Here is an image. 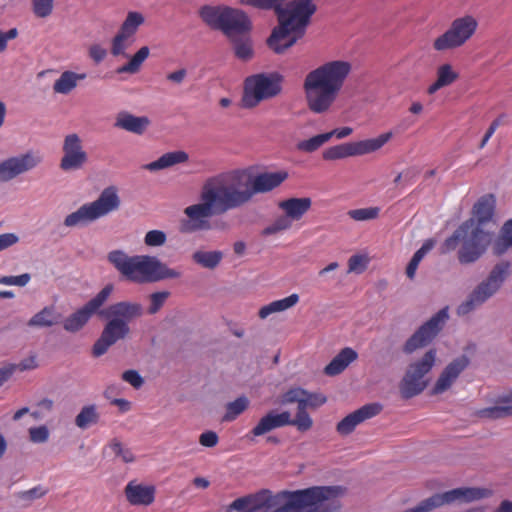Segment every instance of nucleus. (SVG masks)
<instances>
[{
    "label": "nucleus",
    "instance_id": "nucleus-20",
    "mask_svg": "<svg viewBox=\"0 0 512 512\" xmlns=\"http://www.w3.org/2000/svg\"><path fill=\"white\" fill-rule=\"evenodd\" d=\"M470 359L466 355H461L452 360L440 373L438 379L432 388V394H442L451 388L459 375L469 366Z\"/></svg>",
    "mask_w": 512,
    "mask_h": 512
},
{
    "label": "nucleus",
    "instance_id": "nucleus-31",
    "mask_svg": "<svg viewBox=\"0 0 512 512\" xmlns=\"http://www.w3.org/2000/svg\"><path fill=\"white\" fill-rule=\"evenodd\" d=\"M100 412L96 404H88L81 407L74 418L75 426L80 430H87L100 422Z\"/></svg>",
    "mask_w": 512,
    "mask_h": 512
},
{
    "label": "nucleus",
    "instance_id": "nucleus-62",
    "mask_svg": "<svg viewBox=\"0 0 512 512\" xmlns=\"http://www.w3.org/2000/svg\"><path fill=\"white\" fill-rule=\"evenodd\" d=\"M107 52L98 44H94L89 48V56L96 62L100 63L106 57Z\"/></svg>",
    "mask_w": 512,
    "mask_h": 512
},
{
    "label": "nucleus",
    "instance_id": "nucleus-46",
    "mask_svg": "<svg viewBox=\"0 0 512 512\" xmlns=\"http://www.w3.org/2000/svg\"><path fill=\"white\" fill-rule=\"evenodd\" d=\"M306 395V390L300 387H292L284 394L281 395V404H292L297 403V407H301L303 403V397Z\"/></svg>",
    "mask_w": 512,
    "mask_h": 512
},
{
    "label": "nucleus",
    "instance_id": "nucleus-32",
    "mask_svg": "<svg viewBox=\"0 0 512 512\" xmlns=\"http://www.w3.org/2000/svg\"><path fill=\"white\" fill-rule=\"evenodd\" d=\"M223 257L224 253L222 251H208L204 249H197L191 255V259L195 264L208 270L216 269L221 263Z\"/></svg>",
    "mask_w": 512,
    "mask_h": 512
},
{
    "label": "nucleus",
    "instance_id": "nucleus-55",
    "mask_svg": "<svg viewBox=\"0 0 512 512\" xmlns=\"http://www.w3.org/2000/svg\"><path fill=\"white\" fill-rule=\"evenodd\" d=\"M5 365L7 368H12L13 376L16 371L24 372L35 369L37 367V362L35 356H29L22 359L19 363H6Z\"/></svg>",
    "mask_w": 512,
    "mask_h": 512
},
{
    "label": "nucleus",
    "instance_id": "nucleus-3",
    "mask_svg": "<svg viewBox=\"0 0 512 512\" xmlns=\"http://www.w3.org/2000/svg\"><path fill=\"white\" fill-rule=\"evenodd\" d=\"M346 491L340 485L283 490L275 494L263 489L258 491V512H340Z\"/></svg>",
    "mask_w": 512,
    "mask_h": 512
},
{
    "label": "nucleus",
    "instance_id": "nucleus-28",
    "mask_svg": "<svg viewBox=\"0 0 512 512\" xmlns=\"http://www.w3.org/2000/svg\"><path fill=\"white\" fill-rule=\"evenodd\" d=\"M150 124V120L146 116H135L128 112L118 114L115 122V127L124 129L128 132L135 134H143Z\"/></svg>",
    "mask_w": 512,
    "mask_h": 512
},
{
    "label": "nucleus",
    "instance_id": "nucleus-23",
    "mask_svg": "<svg viewBox=\"0 0 512 512\" xmlns=\"http://www.w3.org/2000/svg\"><path fill=\"white\" fill-rule=\"evenodd\" d=\"M282 82L283 76L278 72L258 73V103L280 95Z\"/></svg>",
    "mask_w": 512,
    "mask_h": 512
},
{
    "label": "nucleus",
    "instance_id": "nucleus-6",
    "mask_svg": "<svg viewBox=\"0 0 512 512\" xmlns=\"http://www.w3.org/2000/svg\"><path fill=\"white\" fill-rule=\"evenodd\" d=\"M107 259L121 275L132 281L159 282L181 277V272L169 268L155 256H129L122 250H113Z\"/></svg>",
    "mask_w": 512,
    "mask_h": 512
},
{
    "label": "nucleus",
    "instance_id": "nucleus-25",
    "mask_svg": "<svg viewBox=\"0 0 512 512\" xmlns=\"http://www.w3.org/2000/svg\"><path fill=\"white\" fill-rule=\"evenodd\" d=\"M310 197H291L278 203L279 209L287 214L293 221H299L311 209Z\"/></svg>",
    "mask_w": 512,
    "mask_h": 512
},
{
    "label": "nucleus",
    "instance_id": "nucleus-24",
    "mask_svg": "<svg viewBox=\"0 0 512 512\" xmlns=\"http://www.w3.org/2000/svg\"><path fill=\"white\" fill-rule=\"evenodd\" d=\"M124 493L127 501L131 505H150L154 501L155 487L152 485H144L137 481H130Z\"/></svg>",
    "mask_w": 512,
    "mask_h": 512
},
{
    "label": "nucleus",
    "instance_id": "nucleus-1",
    "mask_svg": "<svg viewBox=\"0 0 512 512\" xmlns=\"http://www.w3.org/2000/svg\"><path fill=\"white\" fill-rule=\"evenodd\" d=\"M256 194V171L231 170L208 177L202 184L200 202L184 209L181 231L194 233L212 228L210 218L248 203Z\"/></svg>",
    "mask_w": 512,
    "mask_h": 512
},
{
    "label": "nucleus",
    "instance_id": "nucleus-48",
    "mask_svg": "<svg viewBox=\"0 0 512 512\" xmlns=\"http://www.w3.org/2000/svg\"><path fill=\"white\" fill-rule=\"evenodd\" d=\"M348 216L355 221L376 219L379 215L378 207L360 208L348 211Z\"/></svg>",
    "mask_w": 512,
    "mask_h": 512
},
{
    "label": "nucleus",
    "instance_id": "nucleus-36",
    "mask_svg": "<svg viewBox=\"0 0 512 512\" xmlns=\"http://www.w3.org/2000/svg\"><path fill=\"white\" fill-rule=\"evenodd\" d=\"M287 178V171L258 173V193L272 191L279 187Z\"/></svg>",
    "mask_w": 512,
    "mask_h": 512
},
{
    "label": "nucleus",
    "instance_id": "nucleus-27",
    "mask_svg": "<svg viewBox=\"0 0 512 512\" xmlns=\"http://www.w3.org/2000/svg\"><path fill=\"white\" fill-rule=\"evenodd\" d=\"M286 425L295 426V417L291 418V414L288 411H284L282 413L271 411L261 418L260 422L258 423L257 433L259 436L275 428L283 427Z\"/></svg>",
    "mask_w": 512,
    "mask_h": 512
},
{
    "label": "nucleus",
    "instance_id": "nucleus-54",
    "mask_svg": "<svg viewBox=\"0 0 512 512\" xmlns=\"http://www.w3.org/2000/svg\"><path fill=\"white\" fill-rule=\"evenodd\" d=\"M29 440L32 443H45L49 439V429L45 425L31 427L28 430Z\"/></svg>",
    "mask_w": 512,
    "mask_h": 512
},
{
    "label": "nucleus",
    "instance_id": "nucleus-13",
    "mask_svg": "<svg viewBox=\"0 0 512 512\" xmlns=\"http://www.w3.org/2000/svg\"><path fill=\"white\" fill-rule=\"evenodd\" d=\"M448 318L447 308L439 310L406 339L401 346L402 353L410 356L418 350L427 347L442 331Z\"/></svg>",
    "mask_w": 512,
    "mask_h": 512
},
{
    "label": "nucleus",
    "instance_id": "nucleus-42",
    "mask_svg": "<svg viewBox=\"0 0 512 512\" xmlns=\"http://www.w3.org/2000/svg\"><path fill=\"white\" fill-rule=\"evenodd\" d=\"M331 139V134L323 133L311 137L308 140L300 141L297 144V149L307 153H312L320 148L324 143Z\"/></svg>",
    "mask_w": 512,
    "mask_h": 512
},
{
    "label": "nucleus",
    "instance_id": "nucleus-10",
    "mask_svg": "<svg viewBox=\"0 0 512 512\" xmlns=\"http://www.w3.org/2000/svg\"><path fill=\"white\" fill-rule=\"evenodd\" d=\"M510 262L501 261L489 272L456 309L458 316L468 315L495 295L510 275Z\"/></svg>",
    "mask_w": 512,
    "mask_h": 512
},
{
    "label": "nucleus",
    "instance_id": "nucleus-43",
    "mask_svg": "<svg viewBox=\"0 0 512 512\" xmlns=\"http://www.w3.org/2000/svg\"><path fill=\"white\" fill-rule=\"evenodd\" d=\"M353 156L351 143H343L326 149L323 152L325 160H338Z\"/></svg>",
    "mask_w": 512,
    "mask_h": 512
},
{
    "label": "nucleus",
    "instance_id": "nucleus-7",
    "mask_svg": "<svg viewBox=\"0 0 512 512\" xmlns=\"http://www.w3.org/2000/svg\"><path fill=\"white\" fill-rule=\"evenodd\" d=\"M493 230H483L472 222H463L441 246L446 254L459 247L457 258L460 264L469 265L478 261L492 243Z\"/></svg>",
    "mask_w": 512,
    "mask_h": 512
},
{
    "label": "nucleus",
    "instance_id": "nucleus-37",
    "mask_svg": "<svg viewBox=\"0 0 512 512\" xmlns=\"http://www.w3.org/2000/svg\"><path fill=\"white\" fill-rule=\"evenodd\" d=\"M298 301H299L298 294H291L290 296H288L284 299L273 301L270 304L263 306L259 310L258 316L262 319H265L273 313L282 312V311H285V310L293 307L294 305H296L298 303Z\"/></svg>",
    "mask_w": 512,
    "mask_h": 512
},
{
    "label": "nucleus",
    "instance_id": "nucleus-17",
    "mask_svg": "<svg viewBox=\"0 0 512 512\" xmlns=\"http://www.w3.org/2000/svg\"><path fill=\"white\" fill-rule=\"evenodd\" d=\"M144 21L145 18L140 12H128L126 19L122 23L118 33L112 39L111 54L113 56H123L126 58L129 57L126 53L127 46L125 41L137 32L138 28L144 23Z\"/></svg>",
    "mask_w": 512,
    "mask_h": 512
},
{
    "label": "nucleus",
    "instance_id": "nucleus-63",
    "mask_svg": "<svg viewBox=\"0 0 512 512\" xmlns=\"http://www.w3.org/2000/svg\"><path fill=\"white\" fill-rule=\"evenodd\" d=\"M187 75L186 69H179L175 72L169 73L167 79L174 83H181Z\"/></svg>",
    "mask_w": 512,
    "mask_h": 512
},
{
    "label": "nucleus",
    "instance_id": "nucleus-47",
    "mask_svg": "<svg viewBox=\"0 0 512 512\" xmlns=\"http://www.w3.org/2000/svg\"><path fill=\"white\" fill-rule=\"evenodd\" d=\"M169 291H159L149 295V307L147 312L150 315H154L160 311V309L164 306L166 300L169 298Z\"/></svg>",
    "mask_w": 512,
    "mask_h": 512
},
{
    "label": "nucleus",
    "instance_id": "nucleus-9",
    "mask_svg": "<svg viewBox=\"0 0 512 512\" xmlns=\"http://www.w3.org/2000/svg\"><path fill=\"white\" fill-rule=\"evenodd\" d=\"M120 205L118 189L115 186H108L103 189L95 201L84 204L75 212L68 214L63 224L70 228L86 225L118 210Z\"/></svg>",
    "mask_w": 512,
    "mask_h": 512
},
{
    "label": "nucleus",
    "instance_id": "nucleus-35",
    "mask_svg": "<svg viewBox=\"0 0 512 512\" xmlns=\"http://www.w3.org/2000/svg\"><path fill=\"white\" fill-rule=\"evenodd\" d=\"M512 249V218L505 221L500 228L497 238L493 242L492 252L501 256Z\"/></svg>",
    "mask_w": 512,
    "mask_h": 512
},
{
    "label": "nucleus",
    "instance_id": "nucleus-41",
    "mask_svg": "<svg viewBox=\"0 0 512 512\" xmlns=\"http://www.w3.org/2000/svg\"><path fill=\"white\" fill-rule=\"evenodd\" d=\"M249 406V400L245 396L238 397L236 400L229 402L226 405V414L223 416L224 421L235 419L238 415L243 413Z\"/></svg>",
    "mask_w": 512,
    "mask_h": 512
},
{
    "label": "nucleus",
    "instance_id": "nucleus-45",
    "mask_svg": "<svg viewBox=\"0 0 512 512\" xmlns=\"http://www.w3.org/2000/svg\"><path fill=\"white\" fill-rule=\"evenodd\" d=\"M293 220L287 215L283 214L275 219V221L266 227L262 234L265 236L276 234L285 230H288L292 227Z\"/></svg>",
    "mask_w": 512,
    "mask_h": 512
},
{
    "label": "nucleus",
    "instance_id": "nucleus-57",
    "mask_svg": "<svg viewBox=\"0 0 512 512\" xmlns=\"http://www.w3.org/2000/svg\"><path fill=\"white\" fill-rule=\"evenodd\" d=\"M122 379L125 382H128L135 389H139L144 384L143 377L138 373V371L133 369L124 371L122 374Z\"/></svg>",
    "mask_w": 512,
    "mask_h": 512
},
{
    "label": "nucleus",
    "instance_id": "nucleus-26",
    "mask_svg": "<svg viewBox=\"0 0 512 512\" xmlns=\"http://www.w3.org/2000/svg\"><path fill=\"white\" fill-rule=\"evenodd\" d=\"M358 353L351 347H345L327 364L324 368V374L327 376H336L341 374L352 362L356 361Z\"/></svg>",
    "mask_w": 512,
    "mask_h": 512
},
{
    "label": "nucleus",
    "instance_id": "nucleus-15",
    "mask_svg": "<svg viewBox=\"0 0 512 512\" xmlns=\"http://www.w3.org/2000/svg\"><path fill=\"white\" fill-rule=\"evenodd\" d=\"M88 160V153L80 136L76 133L66 135L62 143V157L59 168L63 172L79 171L86 166Z\"/></svg>",
    "mask_w": 512,
    "mask_h": 512
},
{
    "label": "nucleus",
    "instance_id": "nucleus-33",
    "mask_svg": "<svg viewBox=\"0 0 512 512\" xmlns=\"http://www.w3.org/2000/svg\"><path fill=\"white\" fill-rule=\"evenodd\" d=\"M85 78V73L78 74L70 70L64 71L54 82L53 91L57 94L67 95L77 87L79 80H84Z\"/></svg>",
    "mask_w": 512,
    "mask_h": 512
},
{
    "label": "nucleus",
    "instance_id": "nucleus-19",
    "mask_svg": "<svg viewBox=\"0 0 512 512\" xmlns=\"http://www.w3.org/2000/svg\"><path fill=\"white\" fill-rule=\"evenodd\" d=\"M381 410L382 405L379 403L366 404L354 412L348 414L340 422H338L336 425V431L341 436H348L359 424L378 415Z\"/></svg>",
    "mask_w": 512,
    "mask_h": 512
},
{
    "label": "nucleus",
    "instance_id": "nucleus-34",
    "mask_svg": "<svg viewBox=\"0 0 512 512\" xmlns=\"http://www.w3.org/2000/svg\"><path fill=\"white\" fill-rule=\"evenodd\" d=\"M188 160V154L184 151H174L163 154L159 159L144 166L150 171H158L170 168L176 164L184 163Z\"/></svg>",
    "mask_w": 512,
    "mask_h": 512
},
{
    "label": "nucleus",
    "instance_id": "nucleus-38",
    "mask_svg": "<svg viewBox=\"0 0 512 512\" xmlns=\"http://www.w3.org/2000/svg\"><path fill=\"white\" fill-rule=\"evenodd\" d=\"M150 49L148 46L141 47L130 60L117 69V73L135 74L139 72L143 62L149 57Z\"/></svg>",
    "mask_w": 512,
    "mask_h": 512
},
{
    "label": "nucleus",
    "instance_id": "nucleus-16",
    "mask_svg": "<svg viewBox=\"0 0 512 512\" xmlns=\"http://www.w3.org/2000/svg\"><path fill=\"white\" fill-rule=\"evenodd\" d=\"M41 162L42 157L32 151H28L19 156L10 157L0 163V182H8L34 169Z\"/></svg>",
    "mask_w": 512,
    "mask_h": 512
},
{
    "label": "nucleus",
    "instance_id": "nucleus-64",
    "mask_svg": "<svg viewBox=\"0 0 512 512\" xmlns=\"http://www.w3.org/2000/svg\"><path fill=\"white\" fill-rule=\"evenodd\" d=\"M36 407L50 413L54 408V401L50 398H43L36 403Z\"/></svg>",
    "mask_w": 512,
    "mask_h": 512
},
{
    "label": "nucleus",
    "instance_id": "nucleus-8",
    "mask_svg": "<svg viewBox=\"0 0 512 512\" xmlns=\"http://www.w3.org/2000/svg\"><path fill=\"white\" fill-rule=\"evenodd\" d=\"M199 16L211 29L221 31L229 40L249 35L253 28L251 19L244 11L225 5H204L199 10Z\"/></svg>",
    "mask_w": 512,
    "mask_h": 512
},
{
    "label": "nucleus",
    "instance_id": "nucleus-39",
    "mask_svg": "<svg viewBox=\"0 0 512 512\" xmlns=\"http://www.w3.org/2000/svg\"><path fill=\"white\" fill-rule=\"evenodd\" d=\"M239 106L244 109L256 106V75H250L245 79Z\"/></svg>",
    "mask_w": 512,
    "mask_h": 512
},
{
    "label": "nucleus",
    "instance_id": "nucleus-18",
    "mask_svg": "<svg viewBox=\"0 0 512 512\" xmlns=\"http://www.w3.org/2000/svg\"><path fill=\"white\" fill-rule=\"evenodd\" d=\"M496 199L493 194H487L479 198L472 209V216L465 222H472L473 226L483 230H492L495 225Z\"/></svg>",
    "mask_w": 512,
    "mask_h": 512
},
{
    "label": "nucleus",
    "instance_id": "nucleus-12",
    "mask_svg": "<svg viewBox=\"0 0 512 512\" xmlns=\"http://www.w3.org/2000/svg\"><path fill=\"white\" fill-rule=\"evenodd\" d=\"M492 491L480 487H460L443 493H435L428 498L420 501L416 506L408 508L402 512H431L445 505H451L455 502L470 503L473 501L488 498Z\"/></svg>",
    "mask_w": 512,
    "mask_h": 512
},
{
    "label": "nucleus",
    "instance_id": "nucleus-61",
    "mask_svg": "<svg viewBox=\"0 0 512 512\" xmlns=\"http://www.w3.org/2000/svg\"><path fill=\"white\" fill-rule=\"evenodd\" d=\"M434 245L435 241L433 239L426 240L422 247L414 253L412 258L420 263L424 256L433 249Z\"/></svg>",
    "mask_w": 512,
    "mask_h": 512
},
{
    "label": "nucleus",
    "instance_id": "nucleus-56",
    "mask_svg": "<svg viewBox=\"0 0 512 512\" xmlns=\"http://www.w3.org/2000/svg\"><path fill=\"white\" fill-rule=\"evenodd\" d=\"M31 279L29 273H24L18 276H2L0 277V284L3 285H15V286H26Z\"/></svg>",
    "mask_w": 512,
    "mask_h": 512
},
{
    "label": "nucleus",
    "instance_id": "nucleus-2",
    "mask_svg": "<svg viewBox=\"0 0 512 512\" xmlns=\"http://www.w3.org/2000/svg\"><path fill=\"white\" fill-rule=\"evenodd\" d=\"M113 285L107 284L99 293L89 300L83 307L72 313L65 320L62 319L63 328L70 333L81 330L92 317L97 313L100 317L107 319L100 337L94 343L92 354L100 357L107 352L109 347L119 340L125 339L130 334L129 322L141 318L144 315V308L138 302L120 301L111 304L105 309L99 310L108 300L113 292Z\"/></svg>",
    "mask_w": 512,
    "mask_h": 512
},
{
    "label": "nucleus",
    "instance_id": "nucleus-52",
    "mask_svg": "<svg viewBox=\"0 0 512 512\" xmlns=\"http://www.w3.org/2000/svg\"><path fill=\"white\" fill-rule=\"evenodd\" d=\"M167 241L166 233L161 230H150L144 237L145 245L149 247L163 246Z\"/></svg>",
    "mask_w": 512,
    "mask_h": 512
},
{
    "label": "nucleus",
    "instance_id": "nucleus-50",
    "mask_svg": "<svg viewBox=\"0 0 512 512\" xmlns=\"http://www.w3.org/2000/svg\"><path fill=\"white\" fill-rule=\"evenodd\" d=\"M458 79V73L454 72L450 64H444L437 70V80L444 86L451 85Z\"/></svg>",
    "mask_w": 512,
    "mask_h": 512
},
{
    "label": "nucleus",
    "instance_id": "nucleus-4",
    "mask_svg": "<svg viewBox=\"0 0 512 512\" xmlns=\"http://www.w3.org/2000/svg\"><path fill=\"white\" fill-rule=\"evenodd\" d=\"M258 0V8L273 9L277 15L276 26L267 39V45L280 54L302 38L317 7L313 0Z\"/></svg>",
    "mask_w": 512,
    "mask_h": 512
},
{
    "label": "nucleus",
    "instance_id": "nucleus-44",
    "mask_svg": "<svg viewBox=\"0 0 512 512\" xmlns=\"http://www.w3.org/2000/svg\"><path fill=\"white\" fill-rule=\"evenodd\" d=\"M234 512H256V493H251L235 499L231 503Z\"/></svg>",
    "mask_w": 512,
    "mask_h": 512
},
{
    "label": "nucleus",
    "instance_id": "nucleus-30",
    "mask_svg": "<svg viewBox=\"0 0 512 512\" xmlns=\"http://www.w3.org/2000/svg\"><path fill=\"white\" fill-rule=\"evenodd\" d=\"M392 138V132L379 135L377 138L350 142L353 156L365 155L379 150Z\"/></svg>",
    "mask_w": 512,
    "mask_h": 512
},
{
    "label": "nucleus",
    "instance_id": "nucleus-60",
    "mask_svg": "<svg viewBox=\"0 0 512 512\" xmlns=\"http://www.w3.org/2000/svg\"><path fill=\"white\" fill-rule=\"evenodd\" d=\"M19 238L14 233H5L0 235V252L15 245Z\"/></svg>",
    "mask_w": 512,
    "mask_h": 512
},
{
    "label": "nucleus",
    "instance_id": "nucleus-22",
    "mask_svg": "<svg viewBox=\"0 0 512 512\" xmlns=\"http://www.w3.org/2000/svg\"><path fill=\"white\" fill-rule=\"evenodd\" d=\"M493 407L476 410L473 415L479 419L499 420L512 417V389L498 396Z\"/></svg>",
    "mask_w": 512,
    "mask_h": 512
},
{
    "label": "nucleus",
    "instance_id": "nucleus-51",
    "mask_svg": "<svg viewBox=\"0 0 512 512\" xmlns=\"http://www.w3.org/2000/svg\"><path fill=\"white\" fill-rule=\"evenodd\" d=\"M369 258L365 255H353L348 260V273L360 274L367 268Z\"/></svg>",
    "mask_w": 512,
    "mask_h": 512
},
{
    "label": "nucleus",
    "instance_id": "nucleus-49",
    "mask_svg": "<svg viewBox=\"0 0 512 512\" xmlns=\"http://www.w3.org/2000/svg\"><path fill=\"white\" fill-rule=\"evenodd\" d=\"M32 11L38 18H47L52 14L54 0H32Z\"/></svg>",
    "mask_w": 512,
    "mask_h": 512
},
{
    "label": "nucleus",
    "instance_id": "nucleus-29",
    "mask_svg": "<svg viewBox=\"0 0 512 512\" xmlns=\"http://www.w3.org/2000/svg\"><path fill=\"white\" fill-rule=\"evenodd\" d=\"M62 322V315L53 306H46L27 323L29 327L47 328Z\"/></svg>",
    "mask_w": 512,
    "mask_h": 512
},
{
    "label": "nucleus",
    "instance_id": "nucleus-58",
    "mask_svg": "<svg viewBox=\"0 0 512 512\" xmlns=\"http://www.w3.org/2000/svg\"><path fill=\"white\" fill-rule=\"evenodd\" d=\"M110 447L117 456L122 458L123 462L130 463L134 460L132 452L129 449L124 448L119 441L113 440Z\"/></svg>",
    "mask_w": 512,
    "mask_h": 512
},
{
    "label": "nucleus",
    "instance_id": "nucleus-40",
    "mask_svg": "<svg viewBox=\"0 0 512 512\" xmlns=\"http://www.w3.org/2000/svg\"><path fill=\"white\" fill-rule=\"evenodd\" d=\"M230 41L233 43L234 53L238 59L248 61L253 57V41L248 35L238 36Z\"/></svg>",
    "mask_w": 512,
    "mask_h": 512
},
{
    "label": "nucleus",
    "instance_id": "nucleus-11",
    "mask_svg": "<svg viewBox=\"0 0 512 512\" xmlns=\"http://www.w3.org/2000/svg\"><path fill=\"white\" fill-rule=\"evenodd\" d=\"M437 350L431 348L422 357L411 361L401 378L398 388L401 397L405 400L421 394L428 386L429 380L426 376L435 366Z\"/></svg>",
    "mask_w": 512,
    "mask_h": 512
},
{
    "label": "nucleus",
    "instance_id": "nucleus-14",
    "mask_svg": "<svg viewBox=\"0 0 512 512\" xmlns=\"http://www.w3.org/2000/svg\"><path fill=\"white\" fill-rule=\"evenodd\" d=\"M477 21L472 16L455 19L450 28L434 41V48L444 51L463 45L475 32Z\"/></svg>",
    "mask_w": 512,
    "mask_h": 512
},
{
    "label": "nucleus",
    "instance_id": "nucleus-5",
    "mask_svg": "<svg viewBox=\"0 0 512 512\" xmlns=\"http://www.w3.org/2000/svg\"><path fill=\"white\" fill-rule=\"evenodd\" d=\"M350 72L351 64L342 60L329 61L310 71L303 82L308 109L315 114L328 113Z\"/></svg>",
    "mask_w": 512,
    "mask_h": 512
},
{
    "label": "nucleus",
    "instance_id": "nucleus-53",
    "mask_svg": "<svg viewBox=\"0 0 512 512\" xmlns=\"http://www.w3.org/2000/svg\"><path fill=\"white\" fill-rule=\"evenodd\" d=\"M45 491L41 487H34L27 491H21L16 494L18 500L24 503L25 506L30 505L33 501L43 497Z\"/></svg>",
    "mask_w": 512,
    "mask_h": 512
},
{
    "label": "nucleus",
    "instance_id": "nucleus-21",
    "mask_svg": "<svg viewBox=\"0 0 512 512\" xmlns=\"http://www.w3.org/2000/svg\"><path fill=\"white\" fill-rule=\"evenodd\" d=\"M327 398L322 393H312L306 390V395L303 397L301 407H297L295 415V427L300 432H306L313 426V420L307 412V409H317L325 404Z\"/></svg>",
    "mask_w": 512,
    "mask_h": 512
},
{
    "label": "nucleus",
    "instance_id": "nucleus-59",
    "mask_svg": "<svg viewBox=\"0 0 512 512\" xmlns=\"http://www.w3.org/2000/svg\"><path fill=\"white\" fill-rule=\"evenodd\" d=\"M199 442L205 447H214L218 443V436L213 431H207L200 435Z\"/></svg>",
    "mask_w": 512,
    "mask_h": 512
}]
</instances>
